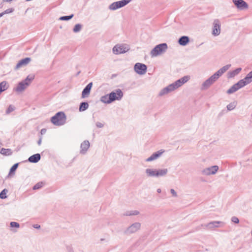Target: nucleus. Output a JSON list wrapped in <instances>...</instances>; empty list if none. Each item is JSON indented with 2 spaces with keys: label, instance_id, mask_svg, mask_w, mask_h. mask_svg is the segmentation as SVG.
I'll return each instance as SVG.
<instances>
[{
  "label": "nucleus",
  "instance_id": "1",
  "mask_svg": "<svg viewBox=\"0 0 252 252\" xmlns=\"http://www.w3.org/2000/svg\"><path fill=\"white\" fill-rule=\"evenodd\" d=\"M190 78V77L189 75L184 76L161 89L158 94V95L161 96L176 90L187 83Z\"/></svg>",
  "mask_w": 252,
  "mask_h": 252
},
{
  "label": "nucleus",
  "instance_id": "2",
  "mask_svg": "<svg viewBox=\"0 0 252 252\" xmlns=\"http://www.w3.org/2000/svg\"><path fill=\"white\" fill-rule=\"evenodd\" d=\"M34 78V75H29L25 80L18 83L14 90L18 93L22 92L31 84Z\"/></svg>",
  "mask_w": 252,
  "mask_h": 252
},
{
  "label": "nucleus",
  "instance_id": "3",
  "mask_svg": "<svg viewBox=\"0 0 252 252\" xmlns=\"http://www.w3.org/2000/svg\"><path fill=\"white\" fill-rule=\"evenodd\" d=\"M66 117L64 112H59L51 119V122L55 126H61L66 122Z\"/></svg>",
  "mask_w": 252,
  "mask_h": 252
},
{
  "label": "nucleus",
  "instance_id": "4",
  "mask_svg": "<svg viewBox=\"0 0 252 252\" xmlns=\"http://www.w3.org/2000/svg\"><path fill=\"white\" fill-rule=\"evenodd\" d=\"M168 48L166 43H161L156 46L150 52L152 57L159 56L165 53Z\"/></svg>",
  "mask_w": 252,
  "mask_h": 252
},
{
  "label": "nucleus",
  "instance_id": "5",
  "mask_svg": "<svg viewBox=\"0 0 252 252\" xmlns=\"http://www.w3.org/2000/svg\"><path fill=\"white\" fill-rule=\"evenodd\" d=\"M129 50V47L127 44H118L116 45L112 49L113 54L119 55L124 54Z\"/></svg>",
  "mask_w": 252,
  "mask_h": 252
},
{
  "label": "nucleus",
  "instance_id": "6",
  "mask_svg": "<svg viewBox=\"0 0 252 252\" xmlns=\"http://www.w3.org/2000/svg\"><path fill=\"white\" fill-rule=\"evenodd\" d=\"M132 0H122L114 2L110 4L108 6V9L110 10L114 11L119 8H122L129 3Z\"/></svg>",
  "mask_w": 252,
  "mask_h": 252
},
{
  "label": "nucleus",
  "instance_id": "7",
  "mask_svg": "<svg viewBox=\"0 0 252 252\" xmlns=\"http://www.w3.org/2000/svg\"><path fill=\"white\" fill-rule=\"evenodd\" d=\"M218 78L214 74L203 82L201 86L200 89L202 91L207 90L217 80Z\"/></svg>",
  "mask_w": 252,
  "mask_h": 252
},
{
  "label": "nucleus",
  "instance_id": "8",
  "mask_svg": "<svg viewBox=\"0 0 252 252\" xmlns=\"http://www.w3.org/2000/svg\"><path fill=\"white\" fill-rule=\"evenodd\" d=\"M147 67L144 63H137L134 66V70L139 75L145 74L147 72Z\"/></svg>",
  "mask_w": 252,
  "mask_h": 252
},
{
  "label": "nucleus",
  "instance_id": "9",
  "mask_svg": "<svg viewBox=\"0 0 252 252\" xmlns=\"http://www.w3.org/2000/svg\"><path fill=\"white\" fill-rule=\"evenodd\" d=\"M219 170V166L213 165L209 167L205 168L201 170V174L205 176H210L215 175Z\"/></svg>",
  "mask_w": 252,
  "mask_h": 252
},
{
  "label": "nucleus",
  "instance_id": "10",
  "mask_svg": "<svg viewBox=\"0 0 252 252\" xmlns=\"http://www.w3.org/2000/svg\"><path fill=\"white\" fill-rule=\"evenodd\" d=\"M141 226V224L140 222H134L126 228L125 233L126 234H130L135 233L140 229Z\"/></svg>",
  "mask_w": 252,
  "mask_h": 252
},
{
  "label": "nucleus",
  "instance_id": "11",
  "mask_svg": "<svg viewBox=\"0 0 252 252\" xmlns=\"http://www.w3.org/2000/svg\"><path fill=\"white\" fill-rule=\"evenodd\" d=\"M221 24L219 19H215L213 23L212 34L217 36L220 35L221 31Z\"/></svg>",
  "mask_w": 252,
  "mask_h": 252
},
{
  "label": "nucleus",
  "instance_id": "12",
  "mask_svg": "<svg viewBox=\"0 0 252 252\" xmlns=\"http://www.w3.org/2000/svg\"><path fill=\"white\" fill-rule=\"evenodd\" d=\"M123 96V93L122 90L120 89H118L115 90V92H112L110 93V97L112 100V101L118 100H120L122 99Z\"/></svg>",
  "mask_w": 252,
  "mask_h": 252
},
{
  "label": "nucleus",
  "instance_id": "13",
  "mask_svg": "<svg viewBox=\"0 0 252 252\" xmlns=\"http://www.w3.org/2000/svg\"><path fill=\"white\" fill-rule=\"evenodd\" d=\"M232 2L239 10H243L249 7L248 3L244 0H232Z\"/></svg>",
  "mask_w": 252,
  "mask_h": 252
},
{
  "label": "nucleus",
  "instance_id": "14",
  "mask_svg": "<svg viewBox=\"0 0 252 252\" xmlns=\"http://www.w3.org/2000/svg\"><path fill=\"white\" fill-rule=\"evenodd\" d=\"M244 87V85L240 80L237 83H235L232 86H231L230 88L227 91V94H232Z\"/></svg>",
  "mask_w": 252,
  "mask_h": 252
},
{
  "label": "nucleus",
  "instance_id": "15",
  "mask_svg": "<svg viewBox=\"0 0 252 252\" xmlns=\"http://www.w3.org/2000/svg\"><path fill=\"white\" fill-rule=\"evenodd\" d=\"M165 150L161 149L158 152L153 153L150 157L147 158L145 161L147 162H150L155 160L159 158L162 154L164 153Z\"/></svg>",
  "mask_w": 252,
  "mask_h": 252
},
{
  "label": "nucleus",
  "instance_id": "16",
  "mask_svg": "<svg viewBox=\"0 0 252 252\" xmlns=\"http://www.w3.org/2000/svg\"><path fill=\"white\" fill-rule=\"evenodd\" d=\"M219 224H221V226H223L224 225V223L220 221H213L206 224H204V226L208 229H213L214 228L219 227Z\"/></svg>",
  "mask_w": 252,
  "mask_h": 252
},
{
  "label": "nucleus",
  "instance_id": "17",
  "mask_svg": "<svg viewBox=\"0 0 252 252\" xmlns=\"http://www.w3.org/2000/svg\"><path fill=\"white\" fill-rule=\"evenodd\" d=\"M31 61V59L30 58H26L20 60L16 64L15 66V69H18L23 66H26Z\"/></svg>",
  "mask_w": 252,
  "mask_h": 252
},
{
  "label": "nucleus",
  "instance_id": "18",
  "mask_svg": "<svg viewBox=\"0 0 252 252\" xmlns=\"http://www.w3.org/2000/svg\"><path fill=\"white\" fill-rule=\"evenodd\" d=\"M93 86V83L91 82L89 83L85 88L83 89L82 92V97L85 98L88 97V96L90 94V91L91 88Z\"/></svg>",
  "mask_w": 252,
  "mask_h": 252
},
{
  "label": "nucleus",
  "instance_id": "19",
  "mask_svg": "<svg viewBox=\"0 0 252 252\" xmlns=\"http://www.w3.org/2000/svg\"><path fill=\"white\" fill-rule=\"evenodd\" d=\"M90 147V142L88 140H85L83 141L80 146V153L82 154H85L88 151Z\"/></svg>",
  "mask_w": 252,
  "mask_h": 252
},
{
  "label": "nucleus",
  "instance_id": "20",
  "mask_svg": "<svg viewBox=\"0 0 252 252\" xmlns=\"http://www.w3.org/2000/svg\"><path fill=\"white\" fill-rule=\"evenodd\" d=\"M230 64H227L225 66H223L220 69L218 70L216 73H215L214 75L218 78V79H219L220 76H221L230 68Z\"/></svg>",
  "mask_w": 252,
  "mask_h": 252
},
{
  "label": "nucleus",
  "instance_id": "21",
  "mask_svg": "<svg viewBox=\"0 0 252 252\" xmlns=\"http://www.w3.org/2000/svg\"><path fill=\"white\" fill-rule=\"evenodd\" d=\"M240 81L244 86L251 83L252 82V70L250 71L244 79L240 80Z\"/></svg>",
  "mask_w": 252,
  "mask_h": 252
},
{
  "label": "nucleus",
  "instance_id": "22",
  "mask_svg": "<svg viewBox=\"0 0 252 252\" xmlns=\"http://www.w3.org/2000/svg\"><path fill=\"white\" fill-rule=\"evenodd\" d=\"M41 158L39 154H36L30 157L28 161L31 163H37Z\"/></svg>",
  "mask_w": 252,
  "mask_h": 252
},
{
  "label": "nucleus",
  "instance_id": "23",
  "mask_svg": "<svg viewBox=\"0 0 252 252\" xmlns=\"http://www.w3.org/2000/svg\"><path fill=\"white\" fill-rule=\"evenodd\" d=\"M168 173V169L167 168L163 169H157L156 178L165 176Z\"/></svg>",
  "mask_w": 252,
  "mask_h": 252
},
{
  "label": "nucleus",
  "instance_id": "24",
  "mask_svg": "<svg viewBox=\"0 0 252 252\" xmlns=\"http://www.w3.org/2000/svg\"><path fill=\"white\" fill-rule=\"evenodd\" d=\"M157 169L147 168L145 173L148 177H156Z\"/></svg>",
  "mask_w": 252,
  "mask_h": 252
},
{
  "label": "nucleus",
  "instance_id": "25",
  "mask_svg": "<svg viewBox=\"0 0 252 252\" xmlns=\"http://www.w3.org/2000/svg\"><path fill=\"white\" fill-rule=\"evenodd\" d=\"M189 41L188 36H183L181 37L178 40V43L180 45L182 46L186 45Z\"/></svg>",
  "mask_w": 252,
  "mask_h": 252
},
{
  "label": "nucleus",
  "instance_id": "26",
  "mask_svg": "<svg viewBox=\"0 0 252 252\" xmlns=\"http://www.w3.org/2000/svg\"><path fill=\"white\" fill-rule=\"evenodd\" d=\"M100 101L106 104H109L112 102L110 97V94L102 96L100 98Z\"/></svg>",
  "mask_w": 252,
  "mask_h": 252
},
{
  "label": "nucleus",
  "instance_id": "27",
  "mask_svg": "<svg viewBox=\"0 0 252 252\" xmlns=\"http://www.w3.org/2000/svg\"><path fill=\"white\" fill-rule=\"evenodd\" d=\"M242 70V68L241 67L237 68V69L233 70L232 71H230L228 73V77L229 78H233L236 75H238Z\"/></svg>",
  "mask_w": 252,
  "mask_h": 252
},
{
  "label": "nucleus",
  "instance_id": "28",
  "mask_svg": "<svg viewBox=\"0 0 252 252\" xmlns=\"http://www.w3.org/2000/svg\"><path fill=\"white\" fill-rule=\"evenodd\" d=\"M0 153L1 154L5 156H10L12 154V152L11 149L5 148H2Z\"/></svg>",
  "mask_w": 252,
  "mask_h": 252
},
{
  "label": "nucleus",
  "instance_id": "29",
  "mask_svg": "<svg viewBox=\"0 0 252 252\" xmlns=\"http://www.w3.org/2000/svg\"><path fill=\"white\" fill-rule=\"evenodd\" d=\"M89 107V104L86 102H81L79 106V111L80 112L84 111Z\"/></svg>",
  "mask_w": 252,
  "mask_h": 252
},
{
  "label": "nucleus",
  "instance_id": "30",
  "mask_svg": "<svg viewBox=\"0 0 252 252\" xmlns=\"http://www.w3.org/2000/svg\"><path fill=\"white\" fill-rule=\"evenodd\" d=\"M140 214V212L137 210H131L127 211L124 214L125 216H136Z\"/></svg>",
  "mask_w": 252,
  "mask_h": 252
},
{
  "label": "nucleus",
  "instance_id": "31",
  "mask_svg": "<svg viewBox=\"0 0 252 252\" xmlns=\"http://www.w3.org/2000/svg\"><path fill=\"white\" fill-rule=\"evenodd\" d=\"M236 105L237 103L236 102H232L227 105V109L228 111H232L235 109V108L236 107Z\"/></svg>",
  "mask_w": 252,
  "mask_h": 252
},
{
  "label": "nucleus",
  "instance_id": "32",
  "mask_svg": "<svg viewBox=\"0 0 252 252\" xmlns=\"http://www.w3.org/2000/svg\"><path fill=\"white\" fill-rule=\"evenodd\" d=\"M82 29V25L80 24H76L73 29L74 32H78L81 31Z\"/></svg>",
  "mask_w": 252,
  "mask_h": 252
},
{
  "label": "nucleus",
  "instance_id": "33",
  "mask_svg": "<svg viewBox=\"0 0 252 252\" xmlns=\"http://www.w3.org/2000/svg\"><path fill=\"white\" fill-rule=\"evenodd\" d=\"M18 166V163H15L10 168V171L9 173V175H10L14 173L15 171L17 169V167Z\"/></svg>",
  "mask_w": 252,
  "mask_h": 252
},
{
  "label": "nucleus",
  "instance_id": "34",
  "mask_svg": "<svg viewBox=\"0 0 252 252\" xmlns=\"http://www.w3.org/2000/svg\"><path fill=\"white\" fill-rule=\"evenodd\" d=\"M7 190L6 189H4L2 190L1 192L0 193V198L1 199H5L7 197L6 194L7 192Z\"/></svg>",
  "mask_w": 252,
  "mask_h": 252
},
{
  "label": "nucleus",
  "instance_id": "35",
  "mask_svg": "<svg viewBox=\"0 0 252 252\" xmlns=\"http://www.w3.org/2000/svg\"><path fill=\"white\" fill-rule=\"evenodd\" d=\"M73 17V14H71L69 16H62L60 18V20H64V21H67L70 19H71Z\"/></svg>",
  "mask_w": 252,
  "mask_h": 252
},
{
  "label": "nucleus",
  "instance_id": "36",
  "mask_svg": "<svg viewBox=\"0 0 252 252\" xmlns=\"http://www.w3.org/2000/svg\"><path fill=\"white\" fill-rule=\"evenodd\" d=\"M42 186H43V183L39 182V183H37L36 184H35L33 186V189H34V190L38 189H40L41 187H42Z\"/></svg>",
  "mask_w": 252,
  "mask_h": 252
},
{
  "label": "nucleus",
  "instance_id": "37",
  "mask_svg": "<svg viewBox=\"0 0 252 252\" xmlns=\"http://www.w3.org/2000/svg\"><path fill=\"white\" fill-rule=\"evenodd\" d=\"M15 110V107L12 105H10L6 111V114H9Z\"/></svg>",
  "mask_w": 252,
  "mask_h": 252
},
{
  "label": "nucleus",
  "instance_id": "38",
  "mask_svg": "<svg viewBox=\"0 0 252 252\" xmlns=\"http://www.w3.org/2000/svg\"><path fill=\"white\" fill-rule=\"evenodd\" d=\"M10 227H16V228H19L20 227L19 224L15 221H12L10 223Z\"/></svg>",
  "mask_w": 252,
  "mask_h": 252
},
{
  "label": "nucleus",
  "instance_id": "39",
  "mask_svg": "<svg viewBox=\"0 0 252 252\" xmlns=\"http://www.w3.org/2000/svg\"><path fill=\"white\" fill-rule=\"evenodd\" d=\"M231 221L235 223H238L239 222L238 218L235 216L231 218Z\"/></svg>",
  "mask_w": 252,
  "mask_h": 252
},
{
  "label": "nucleus",
  "instance_id": "40",
  "mask_svg": "<svg viewBox=\"0 0 252 252\" xmlns=\"http://www.w3.org/2000/svg\"><path fill=\"white\" fill-rule=\"evenodd\" d=\"M13 11H14V9L13 8H9V9H7L5 10L4 11V13L5 14H9V13H10L12 12Z\"/></svg>",
  "mask_w": 252,
  "mask_h": 252
},
{
  "label": "nucleus",
  "instance_id": "41",
  "mask_svg": "<svg viewBox=\"0 0 252 252\" xmlns=\"http://www.w3.org/2000/svg\"><path fill=\"white\" fill-rule=\"evenodd\" d=\"M96 126L98 128H102L103 127L104 125L100 122H97L96 123Z\"/></svg>",
  "mask_w": 252,
  "mask_h": 252
},
{
  "label": "nucleus",
  "instance_id": "42",
  "mask_svg": "<svg viewBox=\"0 0 252 252\" xmlns=\"http://www.w3.org/2000/svg\"><path fill=\"white\" fill-rule=\"evenodd\" d=\"M170 192L172 194V195L174 197H177V194L176 193V192L175 191V190L174 189H170Z\"/></svg>",
  "mask_w": 252,
  "mask_h": 252
},
{
  "label": "nucleus",
  "instance_id": "43",
  "mask_svg": "<svg viewBox=\"0 0 252 252\" xmlns=\"http://www.w3.org/2000/svg\"><path fill=\"white\" fill-rule=\"evenodd\" d=\"M46 129L45 128L42 129L40 131L41 134H42V135L46 133Z\"/></svg>",
  "mask_w": 252,
  "mask_h": 252
},
{
  "label": "nucleus",
  "instance_id": "44",
  "mask_svg": "<svg viewBox=\"0 0 252 252\" xmlns=\"http://www.w3.org/2000/svg\"><path fill=\"white\" fill-rule=\"evenodd\" d=\"M33 227L34 228H36V229H39L40 228V225H38L37 224H35L33 225Z\"/></svg>",
  "mask_w": 252,
  "mask_h": 252
},
{
  "label": "nucleus",
  "instance_id": "45",
  "mask_svg": "<svg viewBox=\"0 0 252 252\" xmlns=\"http://www.w3.org/2000/svg\"><path fill=\"white\" fill-rule=\"evenodd\" d=\"M42 142V137H40L39 140L37 141V144L38 145H40Z\"/></svg>",
  "mask_w": 252,
  "mask_h": 252
},
{
  "label": "nucleus",
  "instance_id": "46",
  "mask_svg": "<svg viewBox=\"0 0 252 252\" xmlns=\"http://www.w3.org/2000/svg\"><path fill=\"white\" fill-rule=\"evenodd\" d=\"M161 189H157V192H158V193H160V192H161Z\"/></svg>",
  "mask_w": 252,
  "mask_h": 252
},
{
  "label": "nucleus",
  "instance_id": "47",
  "mask_svg": "<svg viewBox=\"0 0 252 252\" xmlns=\"http://www.w3.org/2000/svg\"><path fill=\"white\" fill-rule=\"evenodd\" d=\"M4 14H5V13H4V12H2V13H0V17L2 16Z\"/></svg>",
  "mask_w": 252,
  "mask_h": 252
},
{
  "label": "nucleus",
  "instance_id": "48",
  "mask_svg": "<svg viewBox=\"0 0 252 252\" xmlns=\"http://www.w3.org/2000/svg\"><path fill=\"white\" fill-rule=\"evenodd\" d=\"M103 240H104V239H102H102H100V241H103Z\"/></svg>",
  "mask_w": 252,
  "mask_h": 252
}]
</instances>
